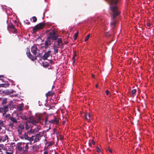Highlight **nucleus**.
<instances>
[{"label": "nucleus", "mask_w": 154, "mask_h": 154, "mask_svg": "<svg viewBox=\"0 0 154 154\" xmlns=\"http://www.w3.org/2000/svg\"><path fill=\"white\" fill-rule=\"evenodd\" d=\"M105 0L109 3L110 7L112 12L110 25H116V21L115 20V18L117 16L119 15L120 12L118 10V7L115 5L117 4L119 0Z\"/></svg>", "instance_id": "1"}, {"label": "nucleus", "mask_w": 154, "mask_h": 154, "mask_svg": "<svg viewBox=\"0 0 154 154\" xmlns=\"http://www.w3.org/2000/svg\"><path fill=\"white\" fill-rule=\"evenodd\" d=\"M28 143L22 142L18 143H17L16 148L18 151L22 152L24 153H26L27 152L29 149Z\"/></svg>", "instance_id": "2"}, {"label": "nucleus", "mask_w": 154, "mask_h": 154, "mask_svg": "<svg viewBox=\"0 0 154 154\" xmlns=\"http://www.w3.org/2000/svg\"><path fill=\"white\" fill-rule=\"evenodd\" d=\"M7 99L4 98L2 101L1 103V106L0 107V112H3V115H4L6 112L9 111V108L6 104L7 103Z\"/></svg>", "instance_id": "3"}, {"label": "nucleus", "mask_w": 154, "mask_h": 154, "mask_svg": "<svg viewBox=\"0 0 154 154\" xmlns=\"http://www.w3.org/2000/svg\"><path fill=\"white\" fill-rule=\"evenodd\" d=\"M45 132V131H43L42 132H39L35 135H32L33 137H32V140L29 141L30 144H31V143L33 141H34V143L39 142L41 140V137L43 136Z\"/></svg>", "instance_id": "4"}, {"label": "nucleus", "mask_w": 154, "mask_h": 154, "mask_svg": "<svg viewBox=\"0 0 154 154\" xmlns=\"http://www.w3.org/2000/svg\"><path fill=\"white\" fill-rule=\"evenodd\" d=\"M34 134L32 129H30L29 131H27V132H25L24 133L23 136L20 137L22 139H25L29 141H31L32 140V137L33 136H32L31 137H29L30 135L31 134Z\"/></svg>", "instance_id": "5"}, {"label": "nucleus", "mask_w": 154, "mask_h": 154, "mask_svg": "<svg viewBox=\"0 0 154 154\" xmlns=\"http://www.w3.org/2000/svg\"><path fill=\"white\" fill-rule=\"evenodd\" d=\"M41 118L39 116L36 118L34 117L33 116H30L28 118V122L29 123H32L33 125H35L36 124L40 122Z\"/></svg>", "instance_id": "6"}, {"label": "nucleus", "mask_w": 154, "mask_h": 154, "mask_svg": "<svg viewBox=\"0 0 154 154\" xmlns=\"http://www.w3.org/2000/svg\"><path fill=\"white\" fill-rule=\"evenodd\" d=\"M59 36L56 33L55 31L52 30L49 32L48 35L47 37L48 39H51L53 41L56 40Z\"/></svg>", "instance_id": "7"}, {"label": "nucleus", "mask_w": 154, "mask_h": 154, "mask_svg": "<svg viewBox=\"0 0 154 154\" xmlns=\"http://www.w3.org/2000/svg\"><path fill=\"white\" fill-rule=\"evenodd\" d=\"M9 120L8 124V126L11 128H13L14 126V124H16L17 123V119L16 118L13 116H10L8 118Z\"/></svg>", "instance_id": "8"}, {"label": "nucleus", "mask_w": 154, "mask_h": 154, "mask_svg": "<svg viewBox=\"0 0 154 154\" xmlns=\"http://www.w3.org/2000/svg\"><path fill=\"white\" fill-rule=\"evenodd\" d=\"M45 25V23H39L36 25L32 29L33 33H36L38 30L43 29Z\"/></svg>", "instance_id": "9"}, {"label": "nucleus", "mask_w": 154, "mask_h": 154, "mask_svg": "<svg viewBox=\"0 0 154 154\" xmlns=\"http://www.w3.org/2000/svg\"><path fill=\"white\" fill-rule=\"evenodd\" d=\"M24 125L22 123L20 124L19 125L17 128V131L19 135L22 134V132H23L24 130Z\"/></svg>", "instance_id": "10"}, {"label": "nucleus", "mask_w": 154, "mask_h": 154, "mask_svg": "<svg viewBox=\"0 0 154 154\" xmlns=\"http://www.w3.org/2000/svg\"><path fill=\"white\" fill-rule=\"evenodd\" d=\"M37 50V48L36 44H34L31 48V51L34 55L36 54Z\"/></svg>", "instance_id": "11"}, {"label": "nucleus", "mask_w": 154, "mask_h": 154, "mask_svg": "<svg viewBox=\"0 0 154 154\" xmlns=\"http://www.w3.org/2000/svg\"><path fill=\"white\" fill-rule=\"evenodd\" d=\"M51 52V51H48V52L45 53L42 56V59L44 60H47L48 57L49 56Z\"/></svg>", "instance_id": "12"}, {"label": "nucleus", "mask_w": 154, "mask_h": 154, "mask_svg": "<svg viewBox=\"0 0 154 154\" xmlns=\"http://www.w3.org/2000/svg\"><path fill=\"white\" fill-rule=\"evenodd\" d=\"M8 137L7 135H5L2 136L0 138V141L2 140L3 142H5L7 141L8 142Z\"/></svg>", "instance_id": "13"}, {"label": "nucleus", "mask_w": 154, "mask_h": 154, "mask_svg": "<svg viewBox=\"0 0 154 154\" xmlns=\"http://www.w3.org/2000/svg\"><path fill=\"white\" fill-rule=\"evenodd\" d=\"M49 122L51 123L57 124L59 122V120L56 117H54V119L49 121Z\"/></svg>", "instance_id": "14"}, {"label": "nucleus", "mask_w": 154, "mask_h": 154, "mask_svg": "<svg viewBox=\"0 0 154 154\" xmlns=\"http://www.w3.org/2000/svg\"><path fill=\"white\" fill-rule=\"evenodd\" d=\"M91 116L89 113H87L85 114V119L88 122H89Z\"/></svg>", "instance_id": "15"}, {"label": "nucleus", "mask_w": 154, "mask_h": 154, "mask_svg": "<svg viewBox=\"0 0 154 154\" xmlns=\"http://www.w3.org/2000/svg\"><path fill=\"white\" fill-rule=\"evenodd\" d=\"M57 45H56V46H57V47H59V48L60 47V44H61L62 43L63 41H62V39L61 38H57Z\"/></svg>", "instance_id": "16"}, {"label": "nucleus", "mask_w": 154, "mask_h": 154, "mask_svg": "<svg viewBox=\"0 0 154 154\" xmlns=\"http://www.w3.org/2000/svg\"><path fill=\"white\" fill-rule=\"evenodd\" d=\"M4 121L0 120V130L2 129V127H5V125L4 122Z\"/></svg>", "instance_id": "17"}, {"label": "nucleus", "mask_w": 154, "mask_h": 154, "mask_svg": "<svg viewBox=\"0 0 154 154\" xmlns=\"http://www.w3.org/2000/svg\"><path fill=\"white\" fill-rule=\"evenodd\" d=\"M9 84L8 83H5V84H0V88L1 87H4V88H6L7 87H8L9 86Z\"/></svg>", "instance_id": "18"}, {"label": "nucleus", "mask_w": 154, "mask_h": 154, "mask_svg": "<svg viewBox=\"0 0 154 154\" xmlns=\"http://www.w3.org/2000/svg\"><path fill=\"white\" fill-rule=\"evenodd\" d=\"M29 58L31 59L32 60L34 61L36 59V57L35 56H32L31 54V55L28 57Z\"/></svg>", "instance_id": "19"}, {"label": "nucleus", "mask_w": 154, "mask_h": 154, "mask_svg": "<svg viewBox=\"0 0 154 154\" xmlns=\"http://www.w3.org/2000/svg\"><path fill=\"white\" fill-rule=\"evenodd\" d=\"M57 48H59V47H57V46H56V45H55V43H54V52L55 53L58 52V49H57Z\"/></svg>", "instance_id": "20"}, {"label": "nucleus", "mask_w": 154, "mask_h": 154, "mask_svg": "<svg viewBox=\"0 0 154 154\" xmlns=\"http://www.w3.org/2000/svg\"><path fill=\"white\" fill-rule=\"evenodd\" d=\"M40 129V128H39L38 127H37L36 128L32 129V131L33 133H35V132H38Z\"/></svg>", "instance_id": "21"}, {"label": "nucleus", "mask_w": 154, "mask_h": 154, "mask_svg": "<svg viewBox=\"0 0 154 154\" xmlns=\"http://www.w3.org/2000/svg\"><path fill=\"white\" fill-rule=\"evenodd\" d=\"M43 65L45 67H48L49 65V64L48 63L45 62L43 63Z\"/></svg>", "instance_id": "22"}, {"label": "nucleus", "mask_w": 154, "mask_h": 154, "mask_svg": "<svg viewBox=\"0 0 154 154\" xmlns=\"http://www.w3.org/2000/svg\"><path fill=\"white\" fill-rule=\"evenodd\" d=\"M136 91L137 90L136 89H134L132 90V94L131 95L132 97H133L134 96V95L135 94Z\"/></svg>", "instance_id": "23"}, {"label": "nucleus", "mask_w": 154, "mask_h": 154, "mask_svg": "<svg viewBox=\"0 0 154 154\" xmlns=\"http://www.w3.org/2000/svg\"><path fill=\"white\" fill-rule=\"evenodd\" d=\"M8 27L10 29H14V26L13 25L11 22L10 23H9Z\"/></svg>", "instance_id": "24"}, {"label": "nucleus", "mask_w": 154, "mask_h": 154, "mask_svg": "<svg viewBox=\"0 0 154 154\" xmlns=\"http://www.w3.org/2000/svg\"><path fill=\"white\" fill-rule=\"evenodd\" d=\"M20 117L23 120H26L27 119V117L23 115H22L21 116H20Z\"/></svg>", "instance_id": "25"}, {"label": "nucleus", "mask_w": 154, "mask_h": 154, "mask_svg": "<svg viewBox=\"0 0 154 154\" xmlns=\"http://www.w3.org/2000/svg\"><path fill=\"white\" fill-rule=\"evenodd\" d=\"M23 106L22 105H20L18 107L17 109L19 111H22L23 109Z\"/></svg>", "instance_id": "26"}, {"label": "nucleus", "mask_w": 154, "mask_h": 154, "mask_svg": "<svg viewBox=\"0 0 154 154\" xmlns=\"http://www.w3.org/2000/svg\"><path fill=\"white\" fill-rule=\"evenodd\" d=\"M5 152L6 154H13L12 151L11 150H6Z\"/></svg>", "instance_id": "27"}, {"label": "nucleus", "mask_w": 154, "mask_h": 154, "mask_svg": "<svg viewBox=\"0 0 154 154\" xmlns=\"http://www.w3.org/2000/svg\"><path fill=\"white\" fill-rule=\"evenodd\" d=\"M26 54L28 57H29L31 55L29 49H27L26 51Z\"/></svg>", "instance_id": "28"}, {"label": "nucleus", "mask_w": 154, "mask_h": 154, "mask_svg": "<svg viewBox=\"0 0 154 154\" xmlns=\"http://www.w3.org/2000/svg\"><path fill=\"white\" fill-rule=\"evenodd\" d=\"M12 103V101H10L6 106L9 108H11V106Z\"/></svg>", "instance_id": "29"}, {"label": "nucleus", "mask_w": 154, "mask_h": 154, "mask_svg": "<svg viewBox=\"0 0 154 154\" xmlns=\"http://www.w3.org/2000/svg\"><path fill=\"white\" fill-rule=\"evenodd\" d=\"M90 36V34H89L88 35H87L85 37V42H86L87 41L88 39H89V37Z\"/></svg>", "instance_id": "30"}, {"label": "nucleus", "mask_w": 154, "mask_h": 154, "mask_svg": "<svg viewBox=\"0 0 154 154\" xmlns=\"http://www.w3.org/2000/svg\"><path fill=\"white\" fill-rule=\"evenodd\" d=\"M79 32H77L76 33H75L74 36V39L75 40H76L77 37H78V35Z\"/></svg>", "instance_id": "31"}, {"label": "nucleus", "mask_w": 154, "mask_h": 154, "mask_svg": "<svg viewBox=\"0 0 154 154\" xmlns=\"http://www.w3.org/2000/svg\"><path fill=\"white\" fill-rule=\"evenodd\" d=\"M25 128L26 130H28L29 128V126L28 125L27 122H26L25 124Z\"/></svg>", "instance_id": "32"}, {"label": "nucleus", "mask_w": 154, "mask_h": 154, "mask_svg": "<svg viewBox=\"0 0 154 154\" xmlns=\"http://www.w3.org/2000/svg\"><path fill=\"white\" fill-rule=\"evenodd\" d=\"M11 29V32L13 33H15L17 32V29L14 27V29Z\"/></svg>", "instance_id": "33"}, {"label": "nucleus", "mask_w": 154, "mask_h": 154, "mask_svg": "<svg viewBox=\"0 0 154 154\" xmlns=\"http://www.w3.org/2000/svg\"><path fill=\"white\" fill-rule=\"evenodd\" d=\"M32 18L33 20V22H35L37 21V18L35 16H33L32 17Z\"/></svg>", "instance_id": "34"}, {"label": "nucleus", "mask_w": 154, "mask_h": 154, "mask_svg": "<svg viewBox=\"0 0 154 154\" xmlns=\"http://www.w3.org/2000/svg\"><path fill=\"white\" fill-rule=\"evenodd\" d=\"M47 94V95L48 96H52L54 94V93H51V92L48 91V93L47 94Z\"/></svg>", "instance_id": "35"}, {"label": "nucleus", "mask_w": 154, "mask_h": 154, "mask_svg": "<svg viewBox=\"0 0 154 154\" xmlns=\"http://www.w3.org/2000/svg\"><path fill=\"white\" fill-rule=\"evenodd\" d=\"M51 39H48V37H47V41L48 43V44L49 45H51V44H52V42H51Z\"/></svg>", "instance_id": "36"}, {"label": "nucleus", "mask_w": 154, "mask_h": 154, "mask_svg": "<svg viewBox=\"0 0 154 154\" xmlns=\"http://www.w3.org/2000/svg\"><path fill=\"white\" fill-rule=\"evenodd\" d=\"M110 27L112 30H114V29H115L116 27V26L112 25H110Z\"/></svg>", "instance_id": "37"}, {"label": "nucleus", "mask_w": 154, "mask_h": 154, "mask_svg": "<svg viewBox=\"0 0 154 154\" xmlns=\"http://www.w3.org/2000/svg\"><path fill=\"white\" fill-rule=\"evenodd\" d=\"M107 150L110 153H112L113 152L112 150L111 149H110L109 147H108Z\"/></svg>", "instance_id": "38"}, {"label": "nucleus", "mask_w": 154, "mask_h": 154, "mask_svg": "<svg viewBox=\"0 0 154 154\" xmlns=\"http://www.w3.org/2000/svg\"><path fill=\"white\" fill-rule=\"evenodd\" d=\"M57 129L55 128H54L53 129V134H54L55 133H56V134H57Z\"/></svg>", "instance_id": "39"}, {"label": "nucleus", "mask_w": 154, "mask_h": 154, "mask_svg": "<svg viewBox=\"0 0 154 154\" xmlns=\"http://www.w3.org/2000/svg\"><path fill=\"white\" fill-rule=\"evenodd\" d=\"M97 151L98 152H101L100 149L99 147H97Z\"/></svg>", "instance_id": "40"}, {"label": "nucleus", "mask_w": 154, "mask_h": 154, "mask_svg": "<svg viewBox=\"0 0 154 154\" xmlns=\"http://www.w3.org/2000/svg\"><path fill=\"white\" fill-rule=\"evenodd\" d=\"M110 35V34H109L108 32L106 33H105V36L106 37H108Z\"/></svg>", "instance_id": "41"}, {"label": "nucleus", "mask_w": 154, "mask_h": 154, "mask_svg": "<svg viewBox=\"0 0 154 154\" xmlns=\"http://www.w3.org/2000/svg\"><path fill=\"white\" fill-rule=\"evenodd\" d=\"M75 57H72V60H73V63L74 64V63H75Z\"/></svg>", "instance_id": "42"}, {"label": "nucleus", "mask_w": 154, "mask_h": 154, "mask_svg": "<svg viewBox=\"0 0 154 154\" xmlns=\"http://www.w3.org/2000/svg\"><path fill=\"white\" fill-rule=\"evenodd\" d=\"M106 94L107 95H109V91L108 90H106Z\"/></svg>", "instance_id": "43"}, {"label": "nucleus", "mask_w": 154, "mask_h": 154, "mask_svg": "<svg viewBox=\"0 0 154 154\" xmlns=\"http://www.w3.org/2000/svg\"><path fill=\"white\" fill-rule=\"evenodd\" d=\"M45 45H46L48 46L49 45V44H48V42L47 41V40H46L45 41Z\"/></svg>", "instance_id": "44"}, {"label": "nucleus", "mask_w": 154, "mask_h": 154, "mask_svg": "<svg viewBox=\"0 0 154 154\" xmlns=\"http://www.w3.org/2000/svg\"><path fill=\"white\" fill-rule=\"evenodd\" d=\"M3 77H4V76L3 75H0V78H2V77L3 78ZM0 80H1L2 81H3V79H1V78H0Z\"/></svg>", "instance_id": "45"}, {"label": "nucleus", "mask_w": 154, "mask_h": 154, "mask_svg": "<svg viewBox=\"0 0 154 154\" xmlns=\"http://www.w3.org/2000/svg\"><path fill=\"white\" fill-rule=\"evenodd\" d=\"M37 145L35 144V145L34 146H32V148L33 149H35V148L37 147Z\"/></svg>", "instance_id": "46"}, {"label": "nucleus", "mask_w": 154, "mask_h": 154, "mask_svg": "<svg viewBox=\"0 0 154 154\" xmlns=\"http://www.w3.org/2000/svg\"><path fill=\"white\" fill-rule=\"evenodd\" d=\"M76 52L75 51L74 53V55L73 56V57H76Z\"/></svg>", "instance_id": "47"}, {"label": "nucleus", "mask_w": 154, "mask_h": 154, "mask_svg": "<svg viewBox=\"0 0 154 154\" xmlns=\"http://www.w3.org/2000/svg\"><path fill=\"white\" fill-rule=\"evenodd\" d=\"M92 143L94 145H95V143L94 142V140H91Z\"/></svg>", "instance_id": "48"}, {"label": "nucleus", "mask_w": 154, "mask_h": 154, "mask_svg": "<svg viewBox=\"0 0 154 154\" xmlns=\"http://www.w3.org/2000/svg\"><path fill=\"white\" fill-rule=\"evenodd\" d=\"M48 117L46 118L45 119V124H46V123L48 121Z\"/></svg>", "instance_id": "49"}, {"label": "nucleus", "mask_w": 154, "mask_h": 154, "mask_svg": "<svg viewBox=\"0 0 154 154\" xmlns=\"http://www.w3.org/2000/svg\"><path fill=\"white\" fill-rule=\"evenodd\" d=\"M64 47V45L63 44H62L61 45V48H63Z\"/></svg>", "instance_id": "50"}, {"label": "nucleus", "mask_w": 154, "mask_h": 154, "mask_svg": "<svg viewBox=\"0 0 154 154\" xmlns=\"http://www.w3.org/2000/svg\"><path fill=\"white\" fill-rule=\"evenodd\" d=\"M146 25L148 26H150V23H146Z\"/></svg>", "instance_id": "51"}, {"label": "nucleus", "mask_w": 154, "mask_h": 154, "mask_svg": "<svg viewBox=\"0 0 154 154\" xmlns=\"http://www.w3.org/2000/svg\"><path fill=\"white\" fill-rule=\"evenodd\" d=\"M25 23L27 25H29L30 24V22H25Z\"/></svg>", "instance_id": "52"}, {"label": "nucleus", "mask_w": 154, "mask_h": 154, "mask_svg": "<svg viewBox=\"0 0 154 154\" xmlns=\"http://www.w3.org/2000/svg\"><path fill=\"white\" fill-rule=\"evenodd\" d=\"M8 93V94H11V93H13V91H11V92H9L8 91H7L6 92V93Z\"/></svg>", "instance_id": "53"}, {"label": "nucleus", "mask_w": 154, "mask_h": 154, "mask_svg": "<svg viewBox=\"0 0 154 154\" xmlns=\"http://www.w3.org/2000/svg\"><path fill=\"white\" fill-rule=\"evenodd\" d=\"M48 47V46L45 45V48H47Z\"/></svg>", "instance_id": "54"}, {"label": "nucleus", "mask_w": 154, "mask_h": 154, "mask_svg": "<svg viewBox=\"0 0 154 154\" xmlns=\"http://www.w3.org/2000/svg\"><path fill=\"white\" fill-rule=\"evenodd\" d=\"M44 154H48V152L47 151H45L44 152Z\"/></svg>", "instance_id": "55"}, {"label": "nucleus", "mask_w": 154, "mask_h": 154, "mask_svg": "<svg viewBox=\"0 0 154 154\" xmlns=\"http://www.w3.org/2000/svg\"><path fill=\"white\" fill-rule=\"evenodd\" d=\"M11 82L12 83L11 84H12V85H14V84H13V83H14V82H13V81L12 80H11Z\"/></svg>", "instance_id": "56"}, {"label": "nucleus", "mask_w": 154, "mask_h": 154, "mask_svg": "<svg viewBox=\"0 0 154 154\" xmlns=\"http://www.w3.org/2000/svg\"><path fill=\"white\" fill-rule=\"evenodd\" d=\"M53 63V62L52 60H50V63L52 64Z\"/></svg>", "instance_id": "57"}, {"label": "nucleus", "mask_w": 154, "mask_h": 154, "mask_svg": "<svg viewBox=\"0 0 154 154\" xmlns=\"http://www.w3.org/2000/svg\"><path fill=\"white\" fill-rule=\"evenodd\" d=\"M68 42L67 41H66L64 42V44L66 45L68 43Z\"/></svg>", "instance_id": "58"}, {"label": "nucleus", "mask_w": 154, "mask_h": 154, "mask_svg": "<svg viewBox=\"0 0 154 154\" xmlns=\"http://www.w3.org/2000/svg\"><path fill=\"white\" fill-rule=\"evenodd\" d=\"M11 145L12 146H15V144L14 143H12Z\"/></svg>", "instance_id": "59"}, {"label": "nucleus", "mask_w": 154, "mask_h": 154, "mask_svg": "<svg viewBox=\"0 0 154 154\" xmlns=\"http://www.w3.org/2000/svg\"><path fill=\"white\" fill-rule=\"evenodd\" d=\"M3 100V99H2V98L0 97V101H1L2 102V100Z\"/></svg>", "instance_id": "60"}, {"label": "nucleus", "mask_w": 154, "mask_h": 154, "mask_svg": "<svg viewBox=\"0 0 154 154\" xmlns=\"http://www.w3.org/2000/svg\"><path fill=\"white\" fill-rule=\"evenodd\" d=\"M96 87L97 88H98V85L97 84H96Z\"/></svg>", "instance_id": "61"}, {"label": "nucleus", "mask_w": 154, "mask_h": 154, "mask_svg": "<svg viewBox=\"0 0 154 154\" xmlns=\"http://www.w3.org/2000/svg\"><path fill=\"white\" fill-rule=\"evenodd\" d=\"M92 76L93 77H94V75L93 74L92 75Z\"/></svg>", "instance_id": "62"}, {"label": "nucleus", "mask_w": 154, "mask_h": 154, "mask_svg": "<svg viewBox=\"0 0 154 154\" xmlns=\"http://www.w3.org/2000/svg\"><path fill=\"white\" fill-rule=\"evenodd\" d=\"M89 145L90 146H91V144L90 143H89Z\"/></svg>", "instance_id": "63"}, {"label": "nucleus", "mask_w": 154, "mask_h": 154, "mask_svg": "<svg viewBox=\"0 0 154 154\" xmlns=\"http://www.w3.org/2000/svg\"><path fill=\"white\" fill-rule=\"evenodd\" d=\"M14 22L15 23H17V22L16 21V20H15L14 21Z\"/></svg>", "instance_id": "64"}]
</instances>
